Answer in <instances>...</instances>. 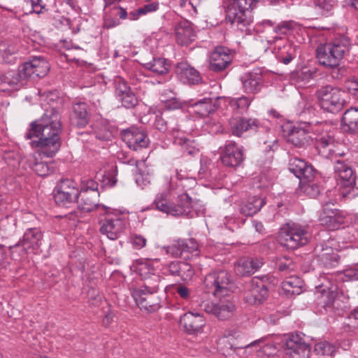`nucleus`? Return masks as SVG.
<instances>
[{"label": "nucleus", "instance_id": "obj_1", "mask_svg": "<svg viewBox=\"0 0 358 358\" xmlns=\"http://www.w3.org/2000/svg\"><path fill=\"white\" fill-rule=\"evenodd\" d=\"M62 127H57L55 129L53 126L45 127H38L34 131H31L30 127L28 131L25 134L27 139H32L34 137L37 140H32L30 145L32 148H40L41 153L48 157H53L61 146V140L59 134Z\"/></svg>", "mask_w": 358, "mask_h": 358}, {"label": "nucleus", "instance_id": "obj_2", "mask_svg": "<svg viewBox=\"0 0 358 358\" xmlns=\"http://www.w3.org/2000/svg\"><path fill=\"white\" fill-rule=\"evenodd\" d=\"M351 48L350 38L340 36L331 42L319 45L316 49V57L319 64L324 67L335 66L350 54Z\"/></svg>", "mask_w": 358, "mask_h": 358}, {"label": "nucleus", "instance_id": "obj_3", "mask_svg": "<svg viewBox=\"0 0 358 358\" xmlns=\"http://www.w3.org/2000/svg\"><path fill=\"white\" fill-rule=\"evenodd\" d=\"M262 0H233L226 10V21L240 29L250 34L252 23L251 10Z\"/></svg>", "mask_w": 358, "mask_h": 358}, {"label": "nucleus", "instance_id": "obj_4", "mask_svg": "<svg viewBox=\"0 0 358 358\" xmlns=\"http://www.w3.org/2000/svg\"><path fill=\"white\" fill-rule=\"evenodd\" d=\"M278 238L282 246L294 250L308 243V231L305 226L289 222L280 228Z\"/></svg>", "mask_w": 358, "mask_h": 358}, {"label": "nucleus", "instance_id": "obj_5", "mask_svg": "<svg viewBox=\"0 0 358 358\" xmlns=\"http://www.w3.org/2000/svg\"><path fill=\"white\" fill-rule=\"evenodd\" d=\"M343 92L338 87L327 85L320 87L315 92V96L320 106L329 113H337L343 108L345 99Z\"/></svg>", "mask_w": 358, "mask_h": 358}, {"label": "nucleus", "instance_id": "obj_6", "mask_svg": "<svg viewBox=\"0 0 358 358\" xmlns=\"http://www.w3.org/2000/svg\"><path fill=\"white\" fill-rule=\"evenodd\" d=\"M231 278L224 270L212 272L206 275L203 280V289L206 293L215 296H223L228 294Z\"/></svg>", "mask_w": 358, "mask_h": 358}, {"label": "nucleus", "instance_id": "obj_7", "mask_svg": "<svg viewBox=\"0 0 358 358\" xmlns=\"http://www.w3.org/2000/svg\"><path fill=\"white\" fill-rule=\"evenodd\" d=\"M229 124L231 133L238 137H241L243 132L248 131L266 133L271 129L268 121L261 122L253 117H232L229 120Z\"/></svg>", "mask_w": 358, "mask_h": 358}, {"label": "nucleus", "instance_id": "obj_8", "mask_svg": "<svg viewBox=\"0 0 358 358\" xmlns=\"http://www.w3.org/2000/svg\"><path fill=\"white\" fill-rule=\"evenodd\" d=\"M79 195L77 183L69 178L60 180L54 189L55 201L62 207H69L78 200Z\"/></svg>", "mask_w": 358, "mask_h": 358}, {"label": "nucleus", "instance_id": "obj_9", "mask_svg": "<svg viewBox=\"0 0 358 358\" xmlns=\"http://www.w3.org/2000/svg\"><path fill=\"white\" fill-rule=\"evenodd\" d=\"M127 221L121 215L106 209L104 217L99 220V231L110 240L118 239L124 233Z\"/></svg>", "mask_w": 358, "mask_h": 358}, {"label": "nucleus", "instance_id": "obj_10", "mask_svg": "<svg viewBox=\"0 0 358 358\" xmlns=\"http://www.w3.org/2000/svg\"><path fill=\"white\" fill-rule=\"evenodd\" d=\"M201 309L206 313L215 316L220 320H227L232 317L236 311V306L228 299H220L217 302L203 301L200 304Z\"/></svg>", "mask_w": 358, "mask_h": 358}, {"label": "nucleus", "instance_id": "obj_11", "mask_svg": "<svg viewBox=\"0 0 358 358\" xmlns=\"http://www.w3.org/2000/svg\"><path fill=\"white\" fill-rule=\"evenodd\" d=\"M220 149V160L225 167L236 169L242 166L245 159L243 150L236 142L227 141Z\"/></svg>", "mask_w": 358, "mask_h": 358}, {"label": "nucleus", "instance_id": "obj_12", "mask_svg": "<svg viewBox=\"0 0 358 358\" xmlns=\"http://www.w3.org/2000/svg\"><path fill=\"white\" fill-rule=\"evenodd\" d=\"M43 238V233L40 228H29L24 233L22 238L16 244L10 245L8 249L11 255L18 247H22L25 254L34 252L41 246Z\"/></svg>", "mask_w": 358, "mask_h": 358}, {"label": "nucleus", "instance_id": "obj_13", "mask_svg": "<svg viewBox=\"0 0 358 358\" xmlns=\"http://www.w3.org/2000/svg\"><path fill=\"white\" fill-rule=\"evenodd\" d=\"M21 64L17 70L8 71L0 76V90H19L27 84L29 78Z\"/></svg>", "mask_w": 358, "mask_h": 358}, {"label": "nucleus", "instance_id": "obj_14", "mask_svg": "<svg viewBox=\"0 0 358 358\" xmlns=\"http://www.w3.org/2000/svg\"><path fill=\"white\" fill-rule=\"evenodd\" d=\"M115 96L126 108H134L138 103V98L127 82L122 77L114 80Z\"/></svg>", "mask_w": 358, "mask_h": 358}, {"label": "nucleus", "instance_id": "obj_15", "mask_svg": "<svg viewBox=\"0 0 358 358\" xmlns=\"http://www.w3.org/2000/svg\"><path fill=\"white\" fill-rule=\"evenodd\" d=\"M121 137L128 147L133 150L147 148L150 142L145 132L134 126L123 129L121 131Z\"/></svg>", "mask_w": 358, "mask_h": 358}, {"label": "nucleus", "instance_id": "obj_16", "mask_svg": "<svg viewBox=\"0 0 358 358\" xmlns=\"http://www.w3.org/2000/svg\"><path fill=\"white\" fill-rule=\"evenodd\" d=\"M268 281L267 275L253 277L250 282V295L245 296L247 301L262 303L268 296Z\"/></svg>", "mask_w": 358, "mask_h": 358}, {"label": "nucleus", "instance_id": "obj_17", "mask_svg": "<svg viewBox=\"0 0 358 358\" xmlns=\"http://www.w3.org/2000/svg\"><path fill=\"white\" fill-rule=\"evenodd\" d=\"M286 353L292 358H308L310 346L299 334H291L285 341Z\"/></svg>", "mask_w": 358, "mask_h": 358}, {"label": "nucleus", "instance_id": "obj_18", "mask_svg": "<svg viewBox=\"0 0 358 358\" xmlns=\"http://www.w3.org/2000/svg\"><path fill=\"white\" fill-rule=\"evenodd\" d=\"M283 134L287 142L296 148L307 149L310 145L311 138L308 132L299 127L287 125Z\"/></svg>", "mask_w": 358, "mask_h": 358}, {"label": "nucleus", "instance_id": "obj_19", "mask_svg": "<svg viewBox=\"0 0 358 358\" xmlns=\"http://www.w3.org/2000/svg\"><path fill=\"white\" fill-rule=\"evenodd\" d=\"M131 294L141 309L148 312H155L161 307V298L157 293L143 292V289H133Z\"/></svg>", "mask_w": 358, "mask_h": 358}, {"label": "nucleus", "instance_id": "obj_20", "mask_svg": "<svg viewBox=\"0 0 358 358\" xmlns=\"http://www.w3.org/2000/svg\"><path fill=\"white\" fill-rule=\"evenodd\" d=\"M233 57L229 48L223 46L217 47L209 57V69L219 73L225 70L231 63Z\"/></svg>", "mask_w": 358, "mask_h": 358}, {"label": "nucleus", "instance_id": "obj_21", "mask_svg": "<svg viewBox=\"0 0 358 358\" xmlns=\"http://www.w3.org/2000/svg\"><path fill=\"white\" fill-rule=\"evenodd\" d=\"M334 169L338 184L341 187H352L355 185V171L345 161L336 160Z\"/></svg>", "mask_w": 358, "mask_h": 358}, {"label": "nucleus", "instance_id": "obj_22", "mask_svg": "<svg viewBox=\"0 0 358 358\" xmlns=\"http://www.w3.org/2000/svg\"><path fill=\"white\" fill-rule=\"evenodd\" d=\"M90 107L87 103L78 102L73 104L70 115V122L73 127L84 128L90 123Z\"/></svg>", "mask_w": 358, "mask_h": 358}, {"label": "nucleus", "instance_id": "obj_23", "mask_svg": "<svg viewBox=\"0 0 358 358\" xmlns=\"http://www.w3.org/2000/svg\"><path fill=\"white\" fill-rule=\"evenodd\" d=\"M50 65L43 57H34L22 64V70L25 71L29 80L34 77L43 78L48 73Z\"/></svg>", "mask_w": 358, "mask_h": 358}, {"label": "nucleus", "instance_id": "obj_24", "mask_svg": "<svg viewBox=\"0 0 358 358\" xmlns=\"http://www.w3.org/2000/svg\"><path fill=\"white\" fill-rule=\"evenodd\" d=\"M241 81L242 88L247 94H257L263 86L262 76L259 69L245 73L241 77Z\"/></svg>", "mask_w": 358, "mask_h": 358}, {"label": "nucleus", "instance_id": "obj_25", "mask_svg": "<svg viewBox=\"0 0 358 358\" xmlns=\"http://www.w3.org/2000/svg\"><path fill=\"white\" fill-rule=\"evenodd\" d=\"M174 33L176 42L180 45H189L196 37L192 24L187 20H181L176 23Z\"/></svg>", "mask_w": 358, "mask_h": 358}, {"label": "nucleus", "instance_id": "obj_26", "mask_svg": "<svg viewBox=\"0 0 358 358\" xmlns=\"http://www.w3.org/2000/svg\"><path fill=\"white\" fill-rule=\"evenodd\" d=\"M47 126H53L55 129H57V127H62L61 115L59 110L55 107L52 106L45 109V113L39 120L33 121L30 124L31 131H34L38 127H45Z\"/></svg>", "mask_w": 358, "mask_h": 358}, {"label": "nucleus", "instance_id": "obj_27", "mask_svg": "<svg viewBox=\"0 0 358 358\" xmlns=\"http://www.w3.org/2000/svg\"><path fill=\"white\" fill-rule=\"evenodd\" d=\"M345 215L343 211H332L326 207L320 215V224L329 230L338 229L345 223Z\"/></svg>", "mask_w": 358, "mask_h": 358}, {"label": "nucleus", "instance_id": "obj_28", "mask_svg": "<svg viewBox=\"0 0 358 358\" xmlns=\"http://www.w3.org/2000/svg\"><path fill=\"white\" fill-rule=\"evenodd\" d=\"M169 275L179 277L183 281L190 280L194 275V270L191 264L183 261H173L166 267Z\"/></svg>", "mask_w": 358, "mask_h": 358}, {"label": "nucleus", "instance_id": "obj_29", "mask_svg": "<svg viewBox=\"0 0 358 358\" xmlns=\"http://www.w3.org/2000/svg\"><path fill=\"white\" fill-rule=\"evenodd\" d=\"M180 324L189 334L199 331L204 325L205 320L199 313H186L180 319Z\"/></svg>", "mask_w": 358, "mask_h": 358}, {"label": "nucleus", "instance_id": "obj_30", "mask_svg": "<svg viewBox=\"0 0 358 358\" xmlns=\"http://www.w3.org/2000/svg\"><path fill=\"white\" fill-rule=\"evenodd\" d=\"M217 99L205 97L197 101H189L188 106L194 108V113L201 117H207L210 114L215 113L217 108Z\"/></svg>", "mask_w": 358, "mask_h": 358}, {"label": "nucleus", "instance_id": "obj_31", "mask_svg": "<svg viewBox=\"0 0 358 358\" xmlns=\"http://www.w3.org/2000/svg\"><path fill=\"white\" fill-rule=\"evenodd\" d=\"M176 71L184 83L194 85L199 83L201 80L199 73L187 63H178Z\"/></svg>", "mask_w": 358, "mask_h": 358}, {"label": "nucleus", "instance_id": "obj_32", "mask_svg": "<svg viewBox=\"0 0 358 358\" xmlns=\"http://www.w3.org/2000/svg\"><path fill=\"white\" fill-rule=\"evenodd\" d=\"M322 296L324 297L322 301V308L326 313L331 315H340L344 306H342L343 302L340 297L337 296L336 293L334 292H324L322 293Z\"/></svg>", "mask_w": 358, "mask_h": 358}, {"label": "nucleus", "instance_id": "obj_33", "mask_svg": "<svg viewBox=\"0 0 358 358\" xmlns=\"http://www.w3.org/2000/svg\"><path fill=\"white\" fill-rule=\"evenodd\" d=\"M342 129L350 134H358V108H350L343 115L341 119Z\"/></svg>", "mask_w": 358, "mask_h": 358}, {"label": "nucleus", "instance_id": "obj_34", "mask_svg": "<svg viewBox=\"0 0 358 358\" xmlns=\"http://www.w3.org/2000/svg\"><path fill=\"white\" fill-rule=\"evenodd\" d=\"M192 208V198L188 194L182 193L172 203L173 217L186 216L190 213Z\"/></svg>", "mask_w": 358, "mask_h": 358}, {"label": "nucleus", "instance_id": "obj_35", "mask_svg": "<svg viewBox=\"0 0 358 358\" xmlns=\"http://www.w3.org/2000/svg\"><path fill=\"white\" fill-rule=\"evenodd\" d=\"M99 196V192H94L92 194L85 192H83V193L80 192L78 199L76 202L78 203V207L80 210L90 213L94 211L100 206L98 200Z\"/></svg>", "mask_w": 358, "mask_h": 358}, {"label": "nucleus", "instance_id": "obj_36", "mask_svg": "<svg viewBox=\"0 0 358 358\" xmlns=\"http://www.w3.org/2000/svg\"><path fill=\"white\" fill-rule=\"evenodd\" d=\"M262 265L263 262L257 258L241 259L236 266L235 271L241 276L250 275L255 273Z\"/></svg>", "mask_w": 358, "mask_h": 358}, {"label": "nucleus", "instance_id": "obj_37", "mask_svg": "<svg viewBox=\"0 0 358 358\" xmlns=\"http://www.w3.org/2000/svg\"><path fill=\"white\" fill-rule=\"evenodd\" d=\"M318 153L325 158H333L336 146L334 139L329 135H324L316 139L315 145Z\"/></svg>", "mask_w": 358, "mask_h": 358}, {"label": "nucleus", "instance_id": "obj_38", "mask_svg": "<svg viewBox=\"0 0 358 358\" xmlns=\"http://www.w3.org/2000/svg\"><path fill=\"white\" fill-rule=\"evenodd\" d=\"M266 204L265 199L259 196L249 197L240 206V213L245 216H253Z\"/></svg>", "mask_w": 358, "mask_h": 358}, {"label": "nucleus", "instance_id": "obj_39", "mask_svg": "<svg viewBox=\"0 0 358 358\" xmlns=\"http://www.w3.org/2000/svg\"><path fill=\"white\" fill-rule=\"evenodd\" d=\"M318 261L326 268L336 267L339 262L340 257L337 252H334L331 247L322 248L317 254Z\"/></svg>", "mask_w": 358, "mask_h": 358}, {"label": "nucleus", "instance_id": "obj_40", "mask_svg": "<svg viewBox=\"0 0 358 358\" xmlns=\"http://www.w3.org/2000/svg\"><path fill=\"white\" fill-rule=\"evenodd\" d=\"M29 166L39 176L45 177L55 172V166L53 162H38L35 157L29 160Z\"/></svg>", "mask_w": 358, "mask_h": 358}, {"label": "nucleus", "instance_id": "obj_41", "mask_svg": "<svg viewBox=\"0 0 358 358\" xmlns=\"http://www.w3.org/2000/svg\"><path fill=\"white\" fill-rule=\"evenodd\" d=\"M92 129L95 138L99 140L109 141L113 138L110 126L103 121H96L93 124Z\"/></svg>", "mask_w": 358, "mask_h": 358}, {"label": "nucleus", "instance_id": "obj_42", "mask_svg": "<svg viewBox=\"0 0 358 358\" xmlns=\"http://www.w3.org/2000/svg\"><path fill=\"white\" fill-rule=\"evenodd\" d=\"M252 101V97L242 96L238 98L231 99L229 101V105L234 111L238 113H244L248 111Z\"/></svg>", "mask_w": 358, "mask_h": 358}, {"label": "nucleus", "instance_id": "obj_43", "mask_svg": "<svg viewBox=\"0 0 358 358\" xmlns=\"http://www.w3.org/2000/svg\"><path fill=\"white\" fill-rule=\"evenodd\" d=\"M152 206H155V209L162 213H166L167 215L173 216L172 203L169 201L166 193L158 194L152 203Z\"/></svg>", "mask_w": 358, "mask_h": 358}, {"label": "nucleus", "instance_id": "obj_44", "mask_svg": "<svg viewBox=\"0 0 358 358\" xmlns=\"http://www.w3.org/2000/svg\"><path fill=\"white\" fill-rule=\"evenodd\" d=\"M143 66L157 75H163L169 71V64L163 58H153L152 61L144 63Z\"/></svg>", "mask_w": 358, "mask_h": 358}, {"label": "nucleus", "instance_id": "obj_45", "mask_svg": "<svg viewBox=\"0 0 358 358\" xmlns=\"http://www.w3.org/2000/svg\"><path fill=\"white\" fill-rule=\"evenodd\" d=\"M296 46L287 43L284 45L277 55L278 59L285 64H288L296 56Z\"/></svg>", "mask_w": 358, "mask_h": 358}, {"label": "nucleus", "instance_id": "obj_46", "mask_svg": "<svg viewBox=\"0 0 358 358\" xmlns=\"http://www.w3.org/2000/svg\"><path fill=\"white\" fill-rule=\"evenodd\" d=\"M160 282V277L158 275L152 274L144 280L143 285L135 289H143V292H152L157 293Z\"/></svg>", "mask_w": 358, "mask_h": 358}, {"label": "nucleus", "instance_id": "obj_47", "mask_svg": "<svg viewBox=\"0 0 358 358\" xmlns=\"http://www.w3.org/2000/svg\"><path fill=\"white\" fill-rule=\"evenodd\" d=\"M275 267L281 272L289 273L296 268V264L290 257L281 256L276 259Z\"/></svg>", "mask_w": 358, "mask_h": 358}, {"label": "nucleus", "instance_id": "obj_48", "mask_svg": "<svg viewBox=\"0 0 358 358\" xmlns=\"http://www.w3.org/2000/svg\"><path fill=\"white\" fill-rule=\"evenodd\" d=\"M295 27L296 23L292 20L281 22L274 27V32L277 34L275 38L290 34Z\"/></svg>", "mask_w": 358, "mask_h": 358}, {"label": "nucleus", "instance_id": "obj_49", "mask_svg": "<svg viewBox=\"0 0 358 358\" xmlns=\"http://www.w3.org/2000/svg\"><path fill=\"white\" fill-rule=\"evenodd\" d=\"M155 127L157 130L162 132H166L167 131L174 132L179 131V127L176 124L171 126V122L166 120L162 115H156Z\"/></svg>", "mask_w": 358, "mask_h": 358}, {"label": "nucleus", "instance_id": "obj_50", "mask_svg": "<svg viewBox=\"0 0 358 358\" xmlns=\"http://www.w3.org/2000/svg\"><path fill=\"white\" fill-rule=\"evenodd\" d=\"M183 253L191 254L192 257H197L199 255L198 243L193 238L185 239L181 241Z\"/></svg>", "mask_w": 358, "mask_h": 358}, {"label": "nucleus", "instance_id": "obj_51", "mask_svg": "<svg viewBox=\"0 0 358 358\" xmlns=\"http://www.w3.org/2000/svg\"><path fill=\"white\" fill-rule=\"evenodd\" d=\"M301 172H302V174H297L296 177L305 182L313 181L317 173L316 169L307 162L306 167L302 168Z\"/></svg>", "mask_w": 358, "mask_h": 358}, {"label": "nucleus", "instance_id": "obj_52", "mask_svg": "<svg viewBox=\"0 0 358 358\" xmlns=\"http://www.w3.org/2000/svg\"><path fill=\"white\" fill-rule=\"evenodd\" d=\"M314 7L321 15L328 13L334 7V0H312Z\"/></svg>", "mask_w": 358, "mask_h": 358}, {"label": "nucleus", "instance_id": "obj_53", "mask_svg": "<svg viewBox=\"0 0 358 358\" xmlns=\"http://www.w3.org/2000/svg\"><path fill=\"white\" fill-rule=\"evenodd\" d=\"M306 162L298 157H291L289 160L288 169L294 176L302 174L301 169L306 167Z\"/></svg>", "mask_w": 358, "mask_h": 358}, {"label": "nucleus", "instance_id": "obj_54", "mask_svg": "<svg viewBox=\"0 0 358 358\" xmlns=\"http://www.w3.org/2000/svg\"><path fill=\"white\" fill-rule=\"evenodd\" d=\"M326 69H330V75L334 80H340L346 77L348 70L345 66H341L340 63H337L335 66H327Z\"/></svg>", "mask_w": 358, "mask_h": 358}, {"label": "nucleus", "instance_id": "obj_55", "mask_svg": "<svg viewBox=\"0 0 358 358\" xmlns=\"http://www.w3.org/2000/svg\"><path fill=\"white\" fill-rule=\"evenodd\" d=\"M182 239L174 241L173 243L167 247L165 250L167 254L171 255L173 257H180L183 256V248H182Z\"/></svg>", "mask_w": 358, "mask_h": 358}, {"label": "nucleus", "instance_id": "obj_56", "mask_svg": "<svg viewBox=\"0 0 358 358\" xmlns=\"http://www.w3.org/2000/svg\"><path fill=\"white\" fill-rule=\"evenodd\" d=\"M174 143L183 147L185 151L189 154L192 155L194 152V148L192 146L194 141H192L185 136H175Z\"/></svg>", "mask_w": 358, "mask_h": 358}, {"label": "nucleus", "instance_id": "obj_57", "mask_svg": "<svg viewBox=\"0 0 358 358\" xmlns=\"http://www.w3.org/2000/svg\"><path fill=\"white\" fill-rule=\"evenodd\" d=\"M159 9V3L157 1L152 2L148 4L144 5L143 7L139 8L136 11L131 13L130 14L136 19L140 15H145L148 13L156 11Z\"/></svg>", "mask_w": 358, "mask_h": 358}, {"label": "nucleus", "instance_id": "obj_58", "mask_svg": "<svg viewBox=\"0 0 358 358\" xmlns=\"http://www.w3.org/2000/svg\"><path fill=\"white\" fill-rule=\"evenodd\" d=\"M98 186L99 184L97 182L92 179L82 180L80 192L83 193V192H85L92 194L94 192H99Z\"/></svg>", "mask_w": 358, "mask_h": 358}, {"label": "nucleus", "instance_id": "obj_59", "mask_svg": "<svg viewBox=\"0 0 358 358\" xmlns=\"http://www.w3.org/2000/svg\"><path fill=\"white\" fill-rule=\"evenodd\" d=\"M189 103L186 101H181L177 98H172L166 101L164 106L168 110H177L182 109L184 107L188 106Z\"/></svg>", "mask_w": 358, "mask_h": 358}, {"label": "nucleus", "instance_id": "obj_60", "mask_svg": "<svg viewBox=\"0 0 358 358\" xmlns=\"http://www.w3.org/2000/svg\"><path fill=\"white\" fill-rule=\"evenodd\" d=\"M327 197H328L327 194L322 195L321 198L320 199V203H321V204L322 206V211H325L326 207H328L332 211H341L339 209L334 208V206H335L336 199H334V198L329 199Z\"/></svg>", "mask_w": 358, "mask_h": 358}, {"label": "nucleus", "instance_id": "obj_61", "mask_svg": "<svg viewBox=\"0 0 358 358\" xmlns=\"http://www.w3.org/2000/svg\"><path fill=\"white\" fill-rule=\"evenodd\" d=\"M131 242L135 249L140 250L145 246L147 241L144 236L135 234L132 236Z\"/></svg>", "mask_w": 358, "mask_h": 358}, {"label": "nucleus", "instance_id": "obj_62", "mask_svg": "<svg viewBox=\"0 0 358 358\" xmlns=\"http://www.w3.org/2000/svg\"><path fill=\"white\" fill-rule=\"evenodd\" d=\"M345 85L353 94L358 96V77L351 76L345 80Z\"/></svg>", "mask_w": 358, "mask_h": 358}, {"label": "nucleus", "instance_id": "obj_63", "mask_svg": "<svg viewBox=\"0 0 358 358\" xmlns=\"http://www.w3.org/2000/svg\"><path fill=\"white\" fill-rule=\"evenodd\" d=\"M176 293L185 300H189L191 297V290L186 286L178 285L176 287Z\"/></svg>", "mask_w": 358, "mask_h": 358}, {"label": "nucleus", "instance_id": "obj_64", "mask_svg": "<svg viewBox=\"0 0 358 358\" xmlns=\"http://www.w3.org/2000/svg\"><path fill=\"white\" fill-rule=\"evenodd\" d=\"M349 325L353 328H358V307L351 311L348 316Z\"/></svg>", "mask_w": 358, "mask_h": 358}]
</instances>
